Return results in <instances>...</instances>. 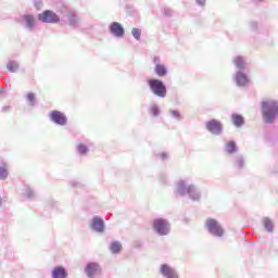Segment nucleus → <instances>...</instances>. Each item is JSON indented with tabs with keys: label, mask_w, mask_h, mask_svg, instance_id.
Here are the masks:
<instances>
[{
	"label": "nucleus",
	"mask_w": 278,
	"mask_h": 278,
	"mask_svg": "<svg viewBox=\"0 0 278 278\" xmlns=\"http://www.w3.org/2000/svg\"><path fill=\"white\" fill-rule=\"evenodd\" d=\"M0 92H3V88H0Z\"/></svg>",
	"instance_id": "nucleus-41"
},
{
	"label": "nucleus",
	"mask_w": 278,
	"mask_h": 278,
	"mask_svg": "<svg viewBox=\"0 0 278 278\" xmlns=\"http://www.w3.org/2000/svg\"><path fill=\"white\" fill-rule=\"evenodd\" d=\"M37 18L41 23H50V24L60 23V15H58V13L51 10H46L42 13H39L37 15Z\"/></svg>",
	"instance_id": "nucleus-8"
},
{
	"label": "nucleus",
	"mask_w": 278,
	"mask_h": 278,
	"mask_svg": "<svg viewBox=\"0 0 278 278\" xmlns=\"http://www.w3.org/2000/svg\"><path fill=\"white\" fill-rule=\"evenodd\" d=\"M0 205H1V198H0Z\"/></svg>",
	"instance_id": "nucleus-42"
},
{
	"label": "nucleus",
	"mask_w": 278,
	"mask_h": 278,
	"mask_svg": "<svg viewBox=\"0 0 278 278\" xmlns=\"http://www.w3.org/2000/svg\"><path fill=\"white\" fill-rule=\"evenodd\" d=\"M206 0H195L197 4L203 8L205 5Z\"/></svg>",
	"instance_id": "nucleus-38"
},
{
	"label": "nucleus",
	"mask_w": 278,
	"mask_h": 278,
	"mask_svg": "<svg viewBox=\"0 0 278 278\" xmlns=\"http://www.w3.org/2000/svg\"><path fill=\"white\" fill-rule=\"evenodd\" d=\"M148 86L150 88V92L160 99H164L168 92L164 81L157 78L148 79Z\"/></svg>",
	"instance_id": "nucleus-4"
},
{
	"label": "nucleus",
	"mask_w": 278,
	"mask_h": 278,
	"mask_svg": "<svg viewBox=\"0 0 278 278\" xmlns=\"http://www.w3.org/2000/svg\"><path fill=\"white\" fill-rule=\"evenodd\" d=\"M24 197L28 199V201H31L33 199H36V191L34 189L26 187L24 191Z\"/></svg>",
	"instance_id": "nucleus-26"
},
{
	"label": "nucleus",
	"mask_w": 278,
	"mask_h": 278,
	"mask_svg": "<svg viewBox=\"0 0 278 278\" xmlns=\"http://www.w3.org/2000/svg\"><path fill=\"white\" fill-rule=\"evenodd\" d=\"M263 225H264V229L265 231H267V233H273L275 231V225L273 224V220L268 217H265L263 219Z\"/></svg>",
	"instance_id": "nucleus-21"
},
{
	"label": "nucleus",
	"mask_w": 278,
	"mask_h": 278,
	"mask_svg": "<svg viewBox=\"0 0 278 278\" xmlns=\"http://www.w3.org/2000/svg\"><path fill=\"white\" fill-rule=\"evenodd\" d=\"M90 152V148H88V146L84 144V143H78L76 146V153H78V155H88V153Z\"/></svg>",
	"instance_id": "nucleus-23"
},
{
	"label": "nucleus",
	"mask_w": 278,
	"mask_h": 278,
	"mask_svg": "<svg viewBox=\"0 0 278 278\" xmlns=\"http://www.w3.org/2000/svg\"><path fill=\"white\" fill-rule=\"evenodd\" d=\"M35 8L42 10V0H35Z\"/></svg>",
	"instance_id": "nucleus-35"
},
{
	"label": "nucleus",
	"mask_w": 278,
	"mask_h": 278,
	"mask_svg": "<svg viewBox=\"0 0 278 278\" xmlns=\"http://www.w3.org/2000/svg\"><path fill=\"white\" fill-rule=\"evenodd\" d=\"M152 229L157 236H168L170 233V222L164 217L154 218Z\"/></svg>",
	"instance_id": "nucleus-5"
},
{
	"label": "nucleus",
	"mask_w": 278,
	"mask_h": 278,
	"mask_svg": "<svg viewBox=\"0 0 278 278\" xmlns=\"http://www.w3.org/2000/svg\"><path fill=\"white\" fill-rule=\"evenodd\" d=\"M205 129L212 136H223V131H225V126L220 123V121L213 118L205 123Z\"/></svg>",
	"instance_id": "nucleus-6"
},
{
	"label": "nucleus",
	"mask_w": 278,
	"mask_h": 278,
	"mask_svg": "<svg viewBox=\"0 0 278 278\" xmlns=\"http://www.w3.org/2000/svg\"><path fill=\"white\" fill-rule=\"evenodd\" d=\"M89 227L96 233H105V222L97 215L91 218Z\"/></svg>",
	"instance_id": "nucleus-10"
},
{
	"label": "nucleus",
	"mask_w": 278,
	"mask_h": 278,
	"mask_svg": "<svg viewBox=\"0 0 278 278\" xmlns=\"http://www.w3.org/2000/svg\"><path fill=\"white\" fill-rule=\"evenodd\" d=\"M231 121L235 127H242V125H244V117L238 113L231 115Z\"/></svg>",
	"instance_id": "nucleus-19"
},
{
	"label": "nucleus",
	"mask_w": 278,
	"mask_h": 278,
	"mask_svg": "<svg viewBox=\"0 0 278 278\" xmlns=\"http://www.w3.org/2000/svg\"><path fill=\"white\" fill-rule=\"evenodd\" d=\"M250 27L252 31H257V27H260V25L257 24V22H251Z\"/></svg>",
	"instance_id": "nucleus-33"
},
{
	"label": "nucleus",
	"mask_w": 278,
	"mask_h": 278,
	"mask_svg": "<svg viewBox=\"0 0 278 278\" xmlns=\"http://www.w3.org/2000/svg\"><path fill=\"white\" fill-rule=\"evenodd\" d=\"M10 110H12V106H10V105L2 106V112H4V113L10 112Z\"/></svg>",
	"instance_id": "nucleus-37"
},
{
	"label": "nucleus",
	"mask_w": 278,
	"mask_h": 278,
	"mask_svg": "<svg viewBox=\"0 0 278 278\" xmlns=\"http://www.w3.org/2000/svg\"><path fill=\"white\" fill-rule=\"evenodd\" d=\"M263 123L273 125L278 118V100L269 99L261 102Z\"/></svg>",
	"instance_id": "nucleus-2"
},
{
	"label": "nucleus",
	"mask_w": 278,
	"mask_h": 278,
	"mask_svg": "<svg viewBox=\"0 0 278 278\" xmlns=\"http://www.w3.org/2000/svg\"><path fill=\"white\" fill-rule=\"evenodd\" d=\"M160 273L164 278H179V275H177V270H175V268H173L168 264L161 265Z\"/></svg>",
	"instance_id": "nucleus-14"
},
{
	"label": "nucleus",
	"mask_w": 278,
	"mask_h": 278,
	"mask_svg": "<svg viewBox=\"0 0 278 278\" xmlns=\"http://www.w3.org/2000/svg\"><path fill=\"white\" fill-rule=\"evenodd\" d=\"M131 36L132 38H135V40H140V38H142V29L140 28H132L131 29Z\"/></svg>",
	"instance_id": "nucleus-27"
},
{
	"label": "nucleus",
	"mask_w": 278,
	"mask_h": 278,
	"mask_svg": "<svg viewBox=\"0 0 278 278\" xmlns=\"http://www.w3.org/2000/svg\"><path fill=\"white\" fill-rule=\"evenodd\" d=\"M8 169L3 166L0 167V180L5 181L8 179Z\"/></svg>",
	"instance_id": "nucleus-30"
},
{
	"label": "nucleus",
	"mask_w": 278,
	"mask_h": 278,
	"mask_svg": "<svg viewBox=\"0 0 278 278\" xmlns=\"http://www.w3.org/2000/svg\"><path fill=\"white\" fill-rule=\"evenodd\" d=\"M68 273L66 271V268L62 266L54 267L52 270V278H67Z\"/></svg>",
	"instance_id": "nucleus-17"
},
{
	"label": "nucleus",
	"mask_w": 278,
	"mask_h": 278,
	"mask_svg": "<svg viewBox=\"0 0 278 278\" xmlns=\"http://www.w3.org/2000/svg\"><path fill=\"white\" fill-rule=\"evenodd\" d=\"M50 122L54 125H59V127H64L68 124V117H66V114L54 110L49 113Z\"/></svg>",
	"instance_id": "nucleus-7"
},
{
	"label": "nucleus",
	"mask_w": 278,
	"mask_h": 278,
	"mask_svg": "<svg viewBox=\"0 0 278 278\" xmlns=\"http://www.w3.org/2000/svg\"><path fill=\"white\" fill-rule=\"evenodd\" d=\"M65 16L70 27H79V16L75 12H67Z\"/></svg>",
	"instance_id": "nucleus-16"
},
{
	"label": "nucleus",
	"mask_w": 278,
	"mask_h": 278,
	"mask_svg": "<svg viewBox=\"0 0 278 278\" xmlns=\"http://www.w3.org/2000/svg\"><path fill=\"white\" fill-rule=\"evenodd\" d=\"M26 99H27L28 105H30V108H34V105H36V94L34 92L27 93Z\"/></svg>",
	"instance_id": "nucleus-28"
},
{
	"label": "nucleus",
	"mask_w": 278,
	"mask_h": 278,
	"mask_svg": "<svg viewBox=\"0 0 278 278\" xmlns=\"http://www.w3.org/2000/svg\"><path fill=\"white\" fill-rule=\"evenodd\" d=\"M7 68L9 73H16V71H18V62L9 61L7 64Z\"/></svg>",
	"instance_id": "nucleus-25"
},
{
	"label": "nucleus",
	"mask_w": 278,
	"mask_h": 278,
	"mask_svg": "<svg viewBox=\"0 0 278 278\" xmlns=\"http://www.w3.org/2000/svg\"><path fill=\"white\" fill-rule=\"evenodd\" d=\"M169 114H170L172 118H175V121H181V113H179V111L172 110V111H169Z\"/></svg>",
	"instance_id": "nucleus-31"
},
{
	"label": "nucleus",
	"mask_w": 278,
	"mask_h": 278,
	"mask_svg": "<svg viewBox=\"0 0 278 278\" xmlns=\"http://www.w3.org/2000/svg\"><path fill=\"white\" fill-rule=\"evenodd\" d=\"M21 25L26 31H34V29H36V16H34V14L22 15Z\"/></svg>",
	"instance_id": "nucleus-11"
},
{
	"label": "nucleus",
	"mask_w": 278,
	"mask_h": 278,
	"mask_svg": "<svg viewBox=\"0 0 278 278\" xmlns=\"http://www.w3.org/2000/svg\"><path fill=\"white\" fill-rule=\"evenodd\" d=\"M154 73L157 77H166V75H168V70L164 64H161L154 67Z\"/></svg>",
	"instance_id": "nucleus-20"
},
{
	"label": "nucleus",
	"mask_w": 278,
	"mask_h": 278,
	"mask_svg": "<svg viewBox=\"0 0 278 278\" xmlns=\"http://www.w3.org/2000/svg\"><path fill=\"white\" fill-rule=\"evenodd\" d=\"M153 64H155V66L162 65V60L160 59V56L153 58Z\"/></svg>",
	"instance_id": "nucleus-34"
},
{
	"label": "nucleus",
	"mask_w": 278,
	"mask_h": 278,
	"mask_svg": "<svg viewBox=\"0 0 278 278\" xmlns=\"http://www.w3.org/2000/svg\"><path fill=\"white\" fill-rule=\"evenodd\" d=\"M232 79L238 88H247L250 84L249 75L244 71H237Z\"/></svg>",
	"instance_id": "nucleus-9"
},
{
	"label": "nucleus",
	"mask_w": 278,
	"mask_h": 278,
	"mask_svg": "<svg viewBox=\"0 0 278 278\" xmlns=\"http://www.w3.org/2000/svg\"><path fill=\"white\" fill-rule=\"evenodd\" d=\"M236 162H237V165H238V168L239 169H242V168H244V156H242V155H237L236 156Z\"/></svg>",
	"instance_id": "nucleus-29"
},
{
	"label": "nucleus",
	"mask_w": 278,
	"mask_h": 278,
	"mask_svg": "<svg viewBox=\"0 0 278 278\" xmlns=\"http://www.w3.org/2000/svg\"><path fill=\"white\" fill-rule=\"evenodd\" d=\"M85 273L87 277L94 278L97 275H99V273H101V265H99L97 262L87 263Z\"/></svg>",
	"instance_id": "nucleus-13"
},
{
	"label": "nucleus",
	"mask_w": 278,
	"mask_h": 278,
	"mask_svg": "<svg viewBox=\"0 0 278 278\" xmlns=\"http://www.w3.org/2000/svg\"><path fill=\"white\" fill-rule=\"evenodd\" d=\"M160 157H161V160H163V162H164V161L168 160V153L162 152V153L160 154Z\"/></svg>",
	"instance_id": "nucleus-36"
},
{
	"label": "nucleus",
	"mask_w": 278,
	"mask_h": 278,
	"mask_svg": "<svg viewBox=\"0 0 278 278\" xmlns=\"http://www.w3.org/2000/svg\"><path fill=\"white\" fill-rule=\"evenodd\" d=\"M123 250V244H121V241H113L110 244V251L113 253V255L118 254Z\"/></svg>",
	"instance_id": "nucleus-22"
},
{
	"label": "nucleus",
	"mask_w": 278,
	"mask_h": 278,
	"mask_svg": "<svg viewBox=\"0 0 278 278\" xmlns=\"http://www.w3.org/2000/svg\"><path fill=\"white\" fill-rule=\"evenodd\" d=\"M163 14L164 16H173V10H170L169 8H164Z\"/></svg>",
	"instance_id": "nucleus-32"
},
{
	"label": "nucleus",
	"mask_w": 278,
	"mask_h": 278,
	"mask_svg": "<svg viewBox=\"0 0 278 278\" xmlns=\"http://www.w3.org/2000/svg\"><path fill=\"white\" fill-rule=\"evenodd\" d=\"M204 227L210 236H213V238H225V228H223V225H220L218 220L214 218H207L205 220Z\"/></svg>",
	"instance_id": "nucleus-3"
},
{
	"label": "nucleus",
	"mask_w": 278,
	"mask_h": 278,
	"mask_svg": "<svg viewBox=\"0 0 278 278\" xmlns=\"http://www.w3.org/2000/svg\"><path fill=\"white\" fill-rule=\"evenodd\" d=\"M176 197H189L191 201H201V189L192 184V179L185 178L176 184Z\"/></svg>",
	"instance_id": "nucleus-1"
},
{
	"label": "nucleus",
	"mask_w": 278,
	"mask_h": 278,
	"mask_svg": "<svg viewBox=\"0 0 278 278\" xmlns=\"http://www.w3.org/2000/svg\"><path fill=\"white\" fill-rule=\"evenodd\" d=\"M232 64L237 71H247V59L242 55H237L232 59Z\"/></svg>",
	"instance_id": "nucleus-15"
},
{
	"label": "nucleus",
	"mask_w": 278,
	"mask_h": 278,
	"mask_svg": "<svg viewBox=\"0 0 278 278\" xmlns=\"http://www.w3.org/2000/svg\"><path fill=\"white\" fill-rule=\"evenodd\" d=\"M109 31L114 38H125V27L118 22H113L109 25Z\"/></svg>",
	"instance_id": "nucleus-12"
},
{
	"label": "nucleus",
	"mask_w": 278,
	"mask_h": 278,
	"mask_svg": "<svg viewBox=\"0 0 278 278\" xmlns=\"http://www.w3.org/2000/svg\"><path fill=\"white\" fill-rule=\"evenodd\" d=\"M225 152L228 155H233V153H238V144L236 143V141L231 140L226 142Z\"/></svg>",
	"instance_id": "nucleus-18"
},
{
	"label": "nucleus",
	"mask_w": 278,
	"mask_h": 278,
	"mask_svg": "<svg viewBox=\"0 0 278 278\" xmlns=\"http://www.w3.org/2000/svg\"><path fill=\"white\" fill-rule=\"evenodd\" d=\"M149 112H150L151 116H153L154 118H157V116H160V113H161L160 106L155 103L151 104L149 106Z\"/></svg>",
	"instance_id": "nucleus-24"
},
{
	"label": "nucleus",
	"mask_w": 278,
	"mask_h": 278,
	"mask_svg": "<svg viewBox=\"0 0 278 278\" xmlns=\"http://www.w3.org/2000/svg\"><path fill=\"white\" fill-rule=\"evenodd\" d=\"M71 186H73V187L75 188V187L79 186V182H77V181H72V182H71Z\"/></svg>",
	"instance_id": "nucleus-40"
},
{
	"label": "nucleus",
	"mask_w": 278,
	"mask_h": 278,
	"mask_svg": "<svg viewBox=\"0 0 278 278\" xmlns=\"http://www.w3.org/2000/svg\"><path fill=\"white\" fill-rule=\"evenodd\" d=\"M161 181H162V184H166V176L165 175H161Z\"/></svg>",
	"instance_id": "nucleus-39"
}]
</instances>
